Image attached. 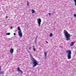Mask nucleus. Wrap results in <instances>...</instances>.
<instances>
[{
  "instance_id": "12",
  "label": "nucleus",
  "mask_w": 76,
  "mask_h": 76,
  "mask_svg": "<svg viewBox=\"0 0 76 76\" xmlns=\"http://www.w3.org/2000/svg\"><path fill=\"white\" fill-rule=\"evenodd\" d=\"M32 13H35V10H32Z\"/></svg>"
},
{
  "instance_id": "9",
  "label": "nucleus",
  "mask_w": 76,
  "mask_h": 76,
  "mask_svg": "<svg viewBox=\"0 0 76 76\" xmlns=\"http://www.w3.org/2000/svg\"><path fill=\"white\" fill-rule=\"evenodd\" d=\"M74 45V42H72L70 44L71 46H73V45Z\"/></svg>"
},
{
  "instance_id": "2",
  "label": "nucleus",
  "mask_w": 76,
  "mask_h": 76,
  "mask_svg": "<svg viewBox=\"0 0 76 76\" xmlns=\"http://www.w3.org/2000/svg\"><path fill=\"white\" fill-rule=\"evenodd\" d=\"M31 60H33V64H34L33 66V67H35L37 66V65H38V61H37L33 57L31 58Z\"/></svg>"
},
{
  "instance_id": "28",
  "label": "nucleus",
  "mask_w": 76,
  "mask_h": 76,
  "mask_svg": "<svg viewBox=\"0 0 76 76\" xmlns=\"http://www.w3.org/2000/svg\"><path fill=\"white\" fill-rule=\"evenodd\" d=\"M75 54H76V52H75Z\"/></svg>"
},
{
  "instance_id": "3",
  "label": "nucleus",
  "mask_w": 76,
  "mask_h": 76,
  "mask_svg": "<svg viewBox=\"0 0 76 76\" xmlns=\"http://www.w3.org/2000/svg\"><path fill=\"white\" fill-rule=\"evenodd\" d=\"M66 53H67V57L68 59H70L71 58V54H72V52L71 50L69 51L68 50H66Z\"/></svg>"
},
{
  "instance_id": "18",
  "label": "nucleus",
  "mask_w": 76,
  "mask_h": 76,
  "mask_svg": "<svg viewBox=\"0 0 76 76\" xmlns=\"http://www.w3.org/2000/svg\"><path fill=\"white\" fill-rule=\"evenodd\" d=\"M74 16H75V17H76V14H74Z\"/></svg>"
},
{
  "instance_id": "17",
  "label": "nucleus",
  "mask_w": 76,
  "mask_h": 76,
  "mask_svg": "<svg viewBox=\"0 0 76 76\" xmlns=\"http://www.w3.org/2000/svg\"><path fill=\"white\" fill-rule=\"evenodd\" d=\"M48 14H49V16H51V14L50 13H49Z\"/></svg>"
},
{
  "instance_id": "14",
  "label": "nucleus",
  "mask_w": 76,
  "mask_h": 76,
  "mask_svg": "<svg viewBox=\"0 0 76 76\" xmlns=\"http://www.w3.org/2000/svg\"><path fill=\"white\" fill-rule=\"evenodd\" d=\"M52 36H53V34H52V33H51L50 34V37H52Z\"/></svg>"
},
{
  "instance_id": "11",
  "label": "nucleus",
  "mask_w": 76,
  "mask_h": 76,
  "mask_svg": "<svg viewBox=\"0 0 76 76\" xmlns=\"http://www.w3.org/2000/svg\"><path fill=\"white\" fill-rule=\"evenodd\" d=\"M18 31H21V30L20 29V27H18Z\"/></svg>"
},
{
  "instance_id": "24",
  "label": "nucleus",
  "mask_w": 76,
  "mask_h": 76,
  "mask_svg": "<svg viewBox=\"0 0 76 76\" xmlns=\"http://www.w3.org/2000/svg\"><path fill=\"white\" fill-rule=\"evenodd\" d=\"M14 35H16V33H14Z\"/></svg>"
},
{
  "instance_id": "15",
  "label": "nucleus",
  "mask_w": 76,
  "mask_h": 76,
  "mask_svg": "<svg viewBox=\"0 0 76 76\" xmlns=\"http://www.w3.org/2000/svg\"><path fill=\"white\" fill-rule=\"evenodd\" d=\"M75 2V6H76V0H74Z\"/></svg>"
},
{
  "instance_id": "29",
  "label": "nucleus",
  "mask_w": 76,
  "mask_h": 76,
  "mask_svg": "<svg viewBox=\"0 0 76 76\" xmlns=\"http://www.w3.org/2000/svg\"><path fill=\"white\" fill-rule=\"evenodd\" d=\"M61 46H60V47Z\"/></svg>"
},
{
  "instance_id": "8",
  "label": "nucleus",
  "mask_w": 76,
  "mask_h": 76,
  "mask_svg": "<svg viewBox=\"0 0 76 76\" xmlns=\"http://www.w3.org/2000/svg\"><path fill=\"white\" fill-rule=\"evenodd\" d=\"M47 52H45L44 56H45V58H46V57H47Z\"/></svg>"
},
{
  "instance_id": "7",
  "label": "nucleus",
  "mask_w": 76,
  "mask_h": 76,
  "mask_svg": "<svg viewBox=\"0 0 76 76\" xmlns=\"http://www.w3.org/2000/svg\"><path fill=\"white\" fill-rule=\"evenodd\" d=\"M13 52V49L11 48L10 50V53H11V54H12Z\"/></svg>"
},
{
  "instance_id": "10",
  "label": "nucleus",
  "mask_w": 76,
  "mask_h": 76,
  "mask_svg": "<svg viewBox=\"0 0 76 76\" xmlns=\"http://www.w3.org/2000/svg\"><path fill=\"white\" fill-rule=\"evenodd\" d=\"M0 74H4V71H1L0 72Z\"/></svg>"
},
{
  "instance_id": "20",
  "label": "nucleus",
  "mask_w": 76,
  "mask_h": 76,
  "mask_svg": "<svg viewBox=\"0 0 76 76\" xmlns=\"http://www.w3.org/2000/svg\"><path fill=\"white\" fill-rule=\"evenodd\" d=\"M27 5L28 6L29 5V4H28V1H27Z\"/></svg>"
},
{
  "instance_id": "1",
  "label": "nucleus",
  "mask_w": 76,
  "mask_h": 76,
  "mask_svg": "<svg viewBox=\"0 0 76 76\" xmlns=\"http://www.w3.org/2000/svg\"><path fill=\"white\" fill-rule=\"evenodd\" d=\"M64 35L66 36V41H69L70 39V37H71V35L69 34L67 31L66 30H64Z\"/></svg>"
},
{
  "instance_id": "16",
  "label": "nucleus",
  "mask_w": 76,
  "mask_h": 76,
  "mask_svg": "<svg viewBox=\"0 0 76 76\" xmlns=\"http://www.w3.org/2000/svg\"><path fill=\"white\" fill-rule=\"evenodd\" d=\"M28 49H29V50H31V47L29 48Z\"/></svg>"
},
{
  "instance_id": "23",
  "label": "nucleus",
  "mask_w": 76,
  "mask_h": 76,
  "mask_svg": "<svg viewBox=\"0 0 76 76\" xmlns=\"http://www.w3.org/2000/svg\"><path fill=\"white\" fill-rule=\"evenodd\" d=\"M46 43H47V44H48V42H47V41H46Z\"/></svg>"
},
{
  "instance_id": "19",
  "label": "nucleus",
  "mask_w": 76,
  "mask_h": 76,
  "mask_svg": "<svg viewBox=\"0 0 76 76\" xmlns=\"http://www.w3.org/2000/svg\"><path fill=\"white\" fill-rule=\"evenodd\" d=\"M33 50L34 51H35V48H34Z\"/></svg>"
},
{
  "instance_id": "6",
  "label": "nucleus",
  "mask_w": 76,
  "mask_h": 76,
  "mask_svg": "<svg viewBox=\"0 0 76 76\" xmlns=\"http://www.w3.org/2000/svg\"><path fill=\"white\" fill-rule=\"evenodd\" d=\"M17 70H18V72H20V73H23V72H22V71L20 69V68L19 67L18 68Z\"/></svg>"
},
{
  "instance_id": "26",
  "label": "nucleus",
  "mask_w": 76,
  "mask_h": 76,
  "mask_svg": "<svg viewBox=\"0 0 76 76\" xmlns=\"http://www.w3.org/2000/svg\"><path fill=\"white\" fill-rule=\"evenodd\" d=\"M38 36H37V37H36V38H38Z\"/></svg>"
},
{
  "instance_id": "25",
  "label": "nucleus",
  "mask_w": 76,
  "mask_h": 76,
  "mask_svg": "<svg viewBox=\"0 0 76 76\" xmlns=\"http://www.w3.org/2000/svg\"><path fill=\"white\" fill-rule=\"evenodd\" d=\"M8 17L7 16H6V18H7Z\"/></svg>"
},
{
  "instance_id": "22",
  "label": "nucleus",
  "mask_w": 76,
  "mask_h": 76,
  "mask_svg": "<svg viewBox=\"0 0 76 76\" xmlns=\"http://www.w3.org/2000/svg\"><path fill=\"white\" fill-rule=\"evenodd\" d=\"M12 28H13V27L12 26H11L10 27V29H12Z\"/></svg>"
},
{
  "instance_id": "13",
  "label": "nucleus",
  "mask_w": 76,
  "mask_h": 76,
  "mask_svg": "<svg viewBox=\"0 0 76 76\" xmlns=\"http://www.w3.org/2000/svg\"><path fill=\"white\" fill-rule=\"evenodd\" d=\"M10 35V33H8L6 34V35Z\"/></svg>"
},
{
  "instance_id": "21",
  "label": "nucleus",
  "mask_w": 76,
  "mask_h": 76,
  "mask_svg": "<svg viewBox=\"0 0 76 76\" xmlns=\"http://www.w3.org/2000/svg\"><path fill=\"white\" fill-rule=\"evenodd\" d=\"M1 66H0V70H1L2 69L1 68Z\"/></svg>"
},
{
  "instance_id": "4",
  "label": "nucleus",
  "mask_w": 76,
  "mask_h": 76,
  "mask_svg": "<svg viewBox=\"0 0 76 76\" xmlns=\"http://www.w3.org/2000/svg\"><path fill=\"white\" fill-rule=\"evenodd\" d=\"M37 21L38 22V24L39 25V26H41V18H39L37 19Z\"/></svg>"
},
{
  "instance_id": "5",
  "label": "nucleus",
  "mask_w": 76,
  "mask_h": 76,
  "mask_svg": "<svg viewBox=\"0 0 76 76\" xmlns=\"http://www.w3.org/2000/svg\"><path fill=\"white\" fill-rule=\"evenodd\" d=\"M18 35L20 37V38H21V37H22V31H18Z\"/></svg>"
},
{
  "instance_id": "27",
  "label": "nucleus",
  "mask_w": 76,
  "mask_h": 76,
  "mask_svg": "<svg viewBox=\"0 0 76 76\" xmlns=\"http://www.w3.org/2000/svg\"><path fill=\"white\" fill-rule=\"evenodd\" d=\"M33 47H34V46H33Z\"/></svg>"
}]
</instances>
